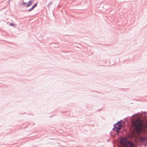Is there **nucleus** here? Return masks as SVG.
Returning a JSON list of instances; mask_svg holds the SVG:
<instances>
[{
  "mask_svg": "<svg viewBox=\"0 0 147 147\" xmlns=\"http://www.w3.org/2000/svg\"><path fill=\"white\" fill-rule=\"evenodd\" d=\"M143 125L142 121L140 120H137L134 123V125L136 127L135 130L138 136H139L140 132L142 130Z\"/></svg>",
  "mask_w": 147,
  "mask_h": 147,
  "instance_id": "obj_1",
  "label": "nucleus"
},
{
  "mask_svg": "<svg viewBox=\"0 0 147 147\" xmlns=\"http://www.w3.org/2000/svg\"><path fill=\"white\" fill-rule=\"evenodd\" d=\"M121 144L125 147H133V143L129 141L125 138H123L120 141Z\"/></svg>",
  "mask_w": 147,
  "mask_h": 147,
  "instance_id": "obj_2",
  "label": "nucleus"
},
{
  "mask_svg": "<svg viewBox=\"0 0 147 147\" xmlns=\"http://www.w3.org/2000/svg\"><path fill=\"white\" fill-rule=\"evenodd\" d=\"M115 128L117 129L116 132L118 133L119 132V130L122 127V125L121 123L118 122L115 125Z\"/></svg>",
  "mask_w": 147,
  "mask_h": 147,
  "instance_id": "obj_3",
  "label": "nucleus"
},
{
  "mask_svg": "<svg viewBox=\"0 0 147 147\" xmlns=\"http://www.w3.org/2000/svg\"><path fill=\"white\" fill-rule=\"evenodd\" d=\"M147 140V137L145 136L144 137H141L140 138L139 141L141 142H143L144 141Z\"/></svg>",
  "mask_w": 147,
  "mask_h": 147,
  "instance_id": "obj_4",
  "label": "nucleus"
},
{
  "mask_svg": "<svg viewBox=\"0 0 147 147\" xmlns=\"http://www.w3.org/2000/svg\"><path fill=\"white\" fill-rule=\"evenodd\" d=\"M33 0H31V1H29L28 2V4L26 5V7H28L30 6L32 4V3H33Z\"/></svg>",
  "mask_w": 147,
  "mask_h": 147,
  "instance_id": "obj_5",
  "label": "nucleus"
},
{
  "mask_svg": "<svg viewBox=\"0 0 147 147\" xmlns=\"http://www.w3.org/2000/svg\"><path fill=\"white\" fill-rule=\"evenodd\" d=\"M37 3H36L31 8L28 10V11L29 12L31 11V10H33L34 9V8L37 6Z\"/></svg>",
  "mask_w": 147,
  "mask_h": 147,
  "instance_id": "obj_6",
  "label": "nucleus"
},
{
  "mask_svg": "<svg viewBox=\"0 0 147 147\" xmlns=\"http://www.w3.org/2000/svg\"><path fill=\"white\" fill-rule=\"evenodd\" d=\"M10 25L11 26H13L16 25L15 24H14L13 23H10Z\"/></svg>",
  "mask_w": 147,
  "mask_h": 147,
  "instance_id": "obj_7",
  "label": "nucleus"
},
{
  "mask_svg": "<svg viewBox=\"0 0 147 147\" xmlns=\"http://www.w3.org/2000/svg\"><path fill=\"white\" fill-rule=\"evenodd\" d=\"M26 3L24 2H23L22 3V5H24L26 4Z\"/></svg>",
  "mask_w": 147,
  "mask_h": 147,
  "instance_id": "obj_8",
  "label": "nucleus"
}]
</instances>
